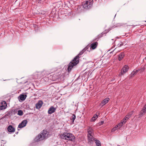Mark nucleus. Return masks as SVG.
Instances as JSON below:
<instances>
[{
  "mask_svg": "<svg viewBox=\"0 0 146 146\" xmlns=\"http://www.w3.org/2000/svg\"><path fill=\"white\" fill-rule=\"evenodd\" d=\"M48 134V132L44 130L35 137L34 140L37 142L47 138Z\"/></svg>",
  "mask_w": 146,
  "mask_h": 146,
  "instance_id": "nucleus-1",
  "label": "nucleus"
},
{
  "mask_svg": "<svg viewBox=\"0 0 146 146\" xmlns=\"http://www.w3.org/2000/svg\"><path fill=\"white\" fill-rule=\"evenodd\" d=\"M60 137L62 139L71 141H74L75 138L72 134L67 132H64L62 134H61Z\"/></svg>",
  "mask_w": 146,
  "mask_h": 146,
  "instance_id": "nucleus-2",
  "label": "nucleus"
},
{
  "mask_svg": "<svg viewBox=\"0 0 146 146\" xmlns=\"http://www.w3.org/2000/svg\"><path fill=\"white\" fill-rule=\"evenodd\" d=\"M64 77V75L63 73H61L60 72H57L53 75L51 79L53 81H56L57 79H60L61 80Z\"/></svg>",
  "mask_w": 146,
  "mask_h": 146,
  "instance_id": "nucleus-3",
  "label": "nucleus"
},
{
  "mask_svg": "<svg viewBox=\"0 0 146 146\" xmlns=\"http://www.w3.org/2000/svg\"><path fill=\"white\" fill-rule=\"evenodd\" d=\"M92 0H86L83 3L82 6L85 9H89L92 7Z\"/></svg>",
  "mask_w": 146,
  "mask_h": 146,
  "instance_id": "nucleus-4",
  "label": "nucleus"
},
{
  "mask_svg": "<svg viewBox=\"0 0 146 146\" xmlns=\"http://www.w3.org/2000/svg\"><path fill=\"white\" fill-rule=\"evenodd\" d=\"M79 62L78 61L74 60V58L69 64L67 68L68 72H70L73 66L77 65Z\"/></svg>",
  "mask_w": 146,
  "mask_h": 146,
  "instance_id": "nucleus-5",
  "label": "nucleus"
},
{
  "mask_svg": "<svg viewBox=\"0 0 146 146\" xmlns=\"http://www.w3.org/2000/svg\"><path fill=\"white\" fill-rule=\"evenodd\" d=\"M89 46H87L85 47L81 51L79 52V53L74 58V60H76L79 62V58L80 57V56L82 55L85 51L87 50V49L89 48Z\"/></svg>",
  "mask_w": 146,
  "mask_h": 146,
  "instance_id": "nucleus-6",
  "label": "nucleus"
},
{
  "mask_svg": "<svg viewBox=\"0 0 146 146\" xmlns=\"http://www.w3.org/2000/svg\"><path fill=\"white\" fill-rule=\"evenodd\" d=\"M129 67L127 65H125L121 70V72L119 74V76H121L122 75H123L126 72H127Z\"/></svg>",
  "mask_w": 146,
  "mask_h": 146,
  "instance_id": "nucleus-7",
  "label": "nucleus"
},
{
  "mask_svg": "<svg viewBox=\"0 0 146 146\" xmlns=\"http://www.w3.org/2000/svg\"><path fill=\"white\" fill-rule=\"evenodd\" d=\"M93 135H87L88 143H92L94 141H95L96 139L94 138L93 137Z\"/></svg>",
  "mask_w": 146,
  "mask_h": 146,
  "instance_id": "nucleus-8",
  "label": "nucleus"
},
{
  "mask_svg": "<svg viewBox=\"0 0 146 146\" xmlns=\"http://www.w3.org/2000/svg\"><path fill=\"white\" fill-rule=\"evenodd\" d=\"M27 123V121L26 120L23 121L21 123H19L18 126V127L22 128L25 127Z\"/></svg>",
  "mask_w": 146,
  "mask_h": 146,
  "instance_id": "nucleus-9",
  "label": "nucleus"
},
{
  "mask_svg": "<svg viewBox=\"0 0 146 146\" xmlns=\"http://www.w3.org/2000/svg\"><path fill=\"white\" fill-rule=\"evenodd\" d=\"M56 110V108L53 106H51L49 109L48 111V113L49 114H51L55 112Z\"/></svg>",
  "mask_w": 146,
  "mask_h": 146,
  "instance_id": "nucleus-10",
  "label": "nucleus"
},
{
  "mask_svg": "<svg viewBox=\"0 0 146 146\" xmlns=\"http://www.w3.org/2000/svg\"><path fill=\"white\" fill-rule=\"evenodd\" d=\"M87 131H88V134L87 135H94V130L92 129V128L90 127H88V129H87Z\"/></svg>",
  "mask_w": 146,
  "mask_h": 146,
  "instance_id": "nucleus-11",
  "label": "nucleus"
},
{
  "mask_svg": "<svg viewBox=\"0 0 146 146\" xmlns=\"http://www.w3.org/2000/svg\"><path fill=\"white\" fill-rule=\"evenodd\" d=\"M109 100L110 99L108 98H107L103 100L101 103V104L102 105V106H104L108 103Z\"/></svg>",
  "mask_w": 146,
  "mask_h": 146,
  "instance_id": "nucleus-12",
  "label": "nucleus"
},
{
  "mask_svg": "<svg viewBox=\"0 0 146 146\" xmlns=\"http://www.w3.org/2000/svg\"><path fill=\"white\" fill-rule=\"evenodd\" d=\"M43 104V102L42 101L40 100L38 101V103L36 104V109H39L42 107Z\"/></svg>",
  "mask_w": 146,
  "mask_h": 146,
  "instance_id": "nucleus-13",
  "label": "nucleus"
},
{
  "mask_svg": "<svg viewBox=\"0 0 146 146\" xmlns=\"http://www.w3.org/2000/svg\"><path fill=\"white\" fill-rule=\"evenodd\" d=\"M108 31H105L103 32L101 34L97 36V37L96 38L94 39L93 40H94V41L96 40H98V39L99 38H101V37H102L103 36V35L104 34H106L108 32Z\"/></svg>",
  "mask_w": 146,
  "mask_h": 146,
  "instance_id": "nucleus-14",
  "label": "nucleus"
},
{
  "mask_svg": "<svg viewBox=\"0 0 146 146\" xmlns=\"http://www.w3.org/2000/svg\"><path fill=\"white\" fill-rule=\"evenodd\" d=\"M8 130L9 132L13 133L15 132V129L11 125H9L8 127Z\"/></svg>",
  "mask_w": 146,
  "mask_h": 146,
  "instance_id": "nucleus-15",
  "label": "nucleus"
},
{
  "mask_svg": "<svg viewBox=\"0 0 146 146\" xmlns=\"http://www.w3.org/2000/svg\"><path fill=\"white\" fill-rule=\"evenodd\" d=\"M98 45L97 42H95L92 43L91 44L90 48L94 50L97 47Z\"/></svg>",
  "mask_w": 146,
  "mask_h": 146,
  "instance_id": "nucleus-16",
  "label": "nucleus"
},
{
  "mask_svg": "<svg viewBox=\"0 0 146 146\" xmlns=\"http://www.w3.org/2000/svg\"><path fill=\"white\" fill-rule=\"evenodd\" d=\"M125 56L123 52H121L118 55V59L119 61L122 60L124 58Z\"/></svg>",
  "mask_w": 146,
  "mask_h": 146,
  "instance_id": "nucleus-17",
  "label": "nucleus"
},
{
  "mask_svg": "<svg viewBox=\"0 0 146 146\" xmlns=\"http://www.w3.org/2000/svg\"><path fill=\"white\" fill-rule=\"evenodd\" d=\"M27 97V96L26 95L24 94H21L18 97V98L20 99L21 100L23 101L24 100L26 99Z\"/></svg>",
  "mask_w": 146,
  "mask_h": 146,
  "instance_id": "nucleus-18",
  "label": "nucleus"
},
{
  "mask_svg": "<svg viewBox=\"0 0 146 146\" xmlns=\"http://www.w3.org/2000/svg\"><path fill=\"white\" fill-rule=\"evenodd\" d=\"M128 119V118L127 117V116H125L124 119L121 121V122L122 123H123V125H124L126 123Z\"/></svg>",
  "mask_w": 146,
  "mask_h": 146,
  "instance_id": "nucleus-19",
  "label": "nucleus"
},
{
  "mask_svg": "<svg viewBox=\"0 0 146 146\" xmlns=\"http://www.w3.org/2000/svg\"><path fill=\"white\" fill-rule=\"evenodd\" d=\"M3 102L5 103V105L0 106V110H2L3 109H4L6 108V107L7 106V104L6 103L5 101H3Z\"/></svg>",
  "mask_w": 146,
  "mask_h": 146,
  "instance_id": "nucleus-20",
  "label": "nucleus"
},
{
  "mask_svg": "<svg viewBox=\"0 0 146 146\" xmlns=\"http://www.w3.org/2000/svg\"><path fill=\"white\" fill-rule=\"evenodd\" d=\"M98 117V115L97 114H95L93 117L91 119V121H94Z\"/></svg>",
  "mask_w": 146,
  "mask_h": 146,
  "instance_id": "nucleus-21",
  "label": "nucleus"
},
{
  "mask_svg": "<svg viewBox=\"0 0 146 146\" xmlns=\"http://www.w3.org/2000/svg\"><path fill=\"white\" fill-rule=\"evenodd\" d=\"M95 143L96 146H101V143L100 141L97 139L95 140Z\"/></svg>",
  "mask_w": 146,
  "mask_h": 146,
  "instance_id": "nucleus-22",
  "label": "nucleus"
},
{
  "mask_svg": "<svg viewBox=\"0 0 146 146\" xmlns=\"http://www.w3.org/2000/svg\"><path fill=\"white\" fill-rule=\"evenodd\" d=\"M76 118V116L74 114H73L72 116L70 117V119L72 120V122L73 123L74 121V120Z\"/></svg>",
  "mask_w": 146,
  "mask_h": 146,
  "instance_id": "nucleus-23",
  "label": "nucleus"
},
{
  "mask_svg": "<svg viewBox=\"0 0 146 146\" xmlns=\"http://www.w3.org/2000/svg\"><path fill=\"white\" fill-rule=\"evenodd\" d=\"M133 111H132L129 112L128 114L126 116H127V117L128 118V119L130 117L131 115L133 114Z\"/></svg>",
  "mask_w": 146,
  "mask_h": 146,
  "instance_id": "nucleus-24",
  "label": "nucleus"
},
{
  "mask_svg": "<svg viewBox=\"0 0 146 146\" xmlns=\"http://www.w3.org/2000/svg\"><path fill=\"white\" fill-rule=\"evenodd\" d=\"M140 70L138 69V70H134L133 72L131 73V74L132 75L134 76Z\"/></svg>",
  "mask_w": 146,
  "mask_h": 146,
  "instance_id": "nucleus-25",
  "label": "nucleus"
},
{
  "mask_svg": "<svg viewBox=\"0 0 146 146\" xmlns=\"http://www.w3.org/2000/svg\"><path fill=\"white\" fill-rule=\"evenodd\" d=\"M17 114L21 116L23 114V112L21 110H19L18 111Z\"/></svg>",
  "mask_w": 146,
  "mask_h": 146,
  "instance_id": "nucleus-26",
  "label": "nucleus"
},
{
  "mask_svg": "<svg viewBox=\"0 0 146 146\" xmlns=\"http://www.w3.org/2000/svg\"><path fill=\"white\" fill-rule=\"evenodd\" d=\"M123 125V123H122L121 122L117 125H116V126L117 128H119L122 126Z\"/></svg>",
  "mask_w": 146,
  "mask_h": 146,
  "instance_id": "nucleus-27",
  "label": "nucleus"
},
{
  "mask_svg": "<svg viewBox=\"0 0 146 146\" xmlns=\"http://www.w3.org/2000/svg\"><path fill=\"white\" fill-rule=\"evenodd\" d=\"M124 44L123 43L121 42H120L119 43L117 44V46L119 47L122 46Z\"/></svg>",
  "mask_w": 146,
  "mask_h": 146,
  "instance_id": "nucleus-28",
  "label": "nucleus"
},
{
  "mask_svg": "<svg viewBox=\"0 0 146 146\" xmlns=\"http://www.w3.org/2000/svg\"><path fill=\"white\" fill-rule=\"evenodd\" d=\"M117 128L115 126V127H114L111 130V132H114L115 130H117Z\"/></svg>",
  "mask_w": 146,
  "mask_h": 146,
  "instance_id": "nucleus-29",
  "label": "nucleus"
},
{
  "mask_svg": "<svg viewBox=\"0 0 146 146\" xmlns=\"http://www.w3.org/2000/svg\"><path fill=\"white\" fill-rule=\"evenodd\" d=\"M142 111H143V112L144 113L146 112V104L144 106V107L143 108V109L142 110Z\"/></svg>",
  "mask_w": 146,
  "mask_h": 146,
  "instance_id": "nucleus-30",
  "label": "nucleus"
},
{
  "mask_svg": "<svg viewBox=\"0 0 146 146\" xmlns=\"http://www.w3.org/2000/svg\"><path fill=\"white\" fill-rule=\"evenodd\" d=\"M42 73H43L44 74H50V73H49L47 71H46L45 70H44L42 72Z\"/></svg>",
  "mask_w": 146,
  "mask_h": 146,
  "instance_id": "nucleus-31",
  "label": "nucleus"
},
{
  "mask_svg": "<svg viewBox=\"0 0 146 146\" xmlns=\"http://www.w3.org/2000/svg\"><path fill=\"white\" fill-rule=\"evenodd\" d=\"M104 123V121H101V122L100 123H99V125H102Z\"/></svg>",
  "mask_w": 146,
  "mask_h": 146,
  "instance_id": "nucleus-32",
  "label": "nucleus"
},
{
  "mask_svg": "<svg viewBox=\"0 0 146 146\" xmlns=\"http://www.w3.org/2000/svg\"><path fill=\"white\" fill-rule=\"evenodd\" d=\"M144 69H145V68H142L141 69V72H142L144 70Z\"/></svg>",
  "mask_w": 146,
  "mask_h": 146,
  "instance_id": "nucleus-33",
  "label": "nucleus"
},
{
  "mask_svg": "<svg viewBox=\"0 0 146 146\" xmlns=\"http://www.w3.org/2000/svg\"><path fill=\"white\" fill-rule=\"evenodd\" d=\"M119 26H120V24H117V25H116V26H115V27H117Z\"/></svg>",
  "mask_w": 146,
  "mask_h": 146,
  "instance_id": "nucleus-34",
  "label": "nucleus"
},
{
  "mask_svg": "<svg viewBox=\"0 0 146 146\" xmlns=\"http://www.w3.org/2000/svg\"><path fill=\"white\" fill-rule=\"evenodd\" d=\"M15 110H12V112H15Z\"/></svg>",
  "mask_w": 146,
  "mask_h": 146,
  "instance_id": "nucleus-35",
  "label": "nucleus"
},
{
  "mask_svg": "<svg viewBox=\"0 0 146 146\" xmlns=\"http://www.w3.org/2000/svg\"><path fill=\"white\" fill-rule=\"evenodd\" d=\"M3 103H4V105H5V103L3 102L2 104H3Z\"/></svg>",
  "mask_w": 146,
  "mask_h": 146,
  "instance_id": "nucleus-36",
  "label": "nucleus"
},
{
  "mask_svg": "<svg viewBox=\"0 0 146 146\" xmlns=\"http://www.w3.org/2000/svg\"><path fill=\"white\" fill-rule=\"evenodd\" d=\"M115 38H119L118 37H116Z\"/></svg>",
  "mask_w": 146,
  "mask_h": 146,
  "instance_id": "nucleus-37",
  "label": "nucleus"
},
{
  "mask_svg": "<svg viewBox=\"0 0 146 146\" xmlns=\"http://www.w3.org/2000/svg\"><path fill=\"white\" fill-rule=\"evenodd\" d=\"M18 132H16V134H18Z\"/></svg>",
  "mask_w": 146,
  "mask_h": 146,
  "instance_id": "nucleus-38",
  "label": "nucleus"
},
{
  "mask_svg": "<svg viewBox=\"0 0 146 146\" xmlns=\"http://www.w3.org/2000/svg\"><path fill=\"white\" fill-rule=\"evenodd\" d=\"M42 0H39V1H42Z\"/></svg>",
  "mask_w": 146,
  "mask_h": 146,
  "instance_id": "nucleus-39",
  "label": "nucleus"
}]
</instances>
